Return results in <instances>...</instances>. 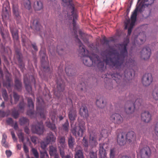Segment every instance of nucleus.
Masks as SVG:
<instances>
[{
    "mask_svg": "<svg viewBox=\"0 0 158 158\" xmlns=\"http://www.w3.org/2000/svg\"><path fill=\"white\" fill-rule=\"evenodd\" d=\"M76 21L73 20V30L76 41L79 44V52L83 56V62L85 65L88 66H91L92 65L94 66L96 65L101 72L105 69L104 63L113 68L114 67L117 69L120 68L123 63L125 58L127 56V48L129 42V39L125 38L123 43L119 44L120 53L116 50H112L106 55V59H103L102 61L97 55L92 54L91 55L89 51L85 50L84 46L78 38L77 31L78 29Z\"/></svg>",
    "mask_w": 158,
    "mask_h": 158,
    "instance_id": "nucleus-1",
    "label": "nucleus"
},
{
    "mask_svg": "<svg viewBox=\"0 0 158 158\" xmlns=\"http://www.w3.org/2000/svg\"><path fill=\"white\" fill-rule=\"evenodd\" d=\"M143 100L140 98H137L135 103L131 101H128L126 104L125 110L127 114H132L135 108H139L142 105Z\"/></svg>",
    "mask_w": 158,
    "mask_h": 158,
    "instance_id": "nucleus-2",
    "label": "nucleus"
},
{
    "mask_svg": "<svg viewBox=\"0 0 158 158\" xmlns=\"http://www.w3.org/2000/svg\"><path fill=\"white\" fill-rule=\"evenodd\" d=\"M85 129V123L84 121L79 123L78 127H75L71 129V132L76 138L81 137Z\"/></svg>",
    "mask_w": 158,
    "mask_h": 158,
    "instance_id": "nucleus-3",
    "label": "nucleus"
},
{
    "mask_svg": "<svg viewBox=\"0 0 158 158\" xmlns=\"http://www.w3.org/2000/svg\"><path fill=\"white\" fill-rule=\"evenodd\" d=\"M130 75L131 76H132V73L130 71L128 72L127 70H126L124 72L123 75H120L118 73L110 74L111 77L113 78V79L114 80L117 84L119 83L120 82L121 80L122 79L125 80H126V79L129 80L128 77L129 76L130 77Z\"/></svg>",
    "mask_w": 158,
    "mask_h": 158,
    "instance_id": "nucleus-4",
    "label": "nucleus"
},
{
    "mask_svg": "<svg viewBox=\"0 0 158 158\" xmlns=\"http://www.w3.org/2000/svg\"><path fill=\"white\" fill-rule=\"evenodd\" d=\"M117 139L119 145L121 146L124 145L127 142L125 133L120 130H118Z\"/></svg>",
    "mask_w": 158,
    "mask_h": 158,
    "instance_id": "nucleus-5",
    "label": "nucleus"
},
{
    "mask_svg": "<svg viewBox=\"0 0 158 158\" xmlns=\"http://www.w3.org/2000/svg\"><path fill=\"white\" fill-rule=\"evenodd\" d=\"M56 113L54 112H52L50 114V117L52 122V123H51L50 122H47L46 123L47 127L50 129L56 132V128L55 126V123L57 122V118L56 117Z\"/></svg>",
    "mask_w": 158,
    "mask_h": 158,
    "instance_id": "nucleus-6",
    "label": "nucleus"
},
{
    "mask_svg": "<svg viewBox=\"0 0 158 158\" xmlns=\"http://www.w3.org/2000/svg\"><path fill=\"white\" fill-rule=\"evenodd\" d=\"M10 8L9 3L6 1L3 4L2 17L3 20H7L10 16Z\"/></svg>",
    "mask_w": 158,
    "mask_h": 158,
    "instance_id": "nucleus-7",
    "label": "nucleus"
},
{
    "mask_svg": "<svg viewBox=\"0 0 158 158\" xmlns=\"http://www.w3.org/2000/svg\"><path fill=\"white\" fill-rule=\"evenodd\" d=\"M31 130L33 133L38 135H42L44 132V127L42 122H38L36 125H32Z\"/></svg>",
    "mask_w": 158,
    "mask_h": 158,
    "instance_id": "nucleus-8",
    "label": "nucleus"
},
{
    "mask_svg": "<svg viewBox=\"0 0 158 158\" xmlns=\"http://www.w3.org/2000/svg\"><path fill=\"white\" fill-rule=\"evenodd\" d=\"M108 148L107 143H101L99 144V155L100 158H107L106 149Z\"/></svg>",
    "mask_w": 158,
    "mask_h": 158,
    "instance_id": "nucleus-9",
    "label": "nucleus"
},
{
    "mask_svg": "<svg viewBox=\"0 0 158 158\" xmlns=\"http://www.w3.org/2000/svg\"><path fill=\"white\" fill-rule=\"evenodd\" d=\"M153 81V78L151 73H145L143 76L142 82L143 85L148 86L150 85Z\"/></svg>",
    "mask_w": 158,
    "mask_h": 158,
    "instance_id": "nucleus-10",
    "label": "nucleus"
},
{
    "mask_svg": "<svg viewBox=\"0 0 158 158\" xmlns=\"http://www.w3.org/2000/svg\"><path fill=\"white\" fill-rule=\"evenodd\" d=\"M97 136V134L95 132H92L90 133L89 143V145L92 148L96 147L98 144Z\"/></svg>",
    "mask_w": 158,
    "mask_h": 158,
    "instance_id": "nucleus-11",
    "label": "nucleus"
},
{
    "mask_svg": "<svg viewBox=\"0 0 158 158\" xmlns=\"http://www.w3.org/2000/svg\"><path fill=\"white\" fill-rule=\"evenodd\" d=\"M141 58L144 60L148 59L151 54L150 48L148 47L143 48L141 52Z\"/></svg>",
    "mask_w": 158,
    "mask_h": 158,
    "instance_id": "nucleus-12",
    "label": "nucleus"
},
{
    "mask_svg": "<svg viewBox=\"0 0 158 158\" xmlns=\"http://www.w3.org/2000/svg\"><path fill=\"white\" fill-rule=\"evenodd\" d=\"M151 154V150L148 146L144 147L140 151L139 155L141 158H148Z\"/></svg>",
    "mask_w": 158,
    "mask_h": 158,
    "instance_id": "nucleus-13",
    "label": "nucleus"
},
{
    "mask_svg": "<svg viewBox=\"0 0 158 158\" xmlns=\"http://www.w3.org/2000/svg\"><path fill=\"white\" fill-rule=\"evenodd\" d=\"M110 119L115 124H119L123 122V117L121 115L117 113L112 114L110 117Z\"/></svg>",
    "mask_w": 158,
    "mask_h": 158,
    "instance_id": "nucleus-14",
    "label": "nucleus"
},
{
    "mask_svg": "<svg viewBox=\"0 0 158 158\" xmlns=\"http://www.w3.org/2000/svg\"><path fill=\"white\" fill-rule=\"evenodd\" d=\"M56 83L57 84V88L58 91H55L54 93L55 94L57 97H59V96L57 95V93L59 92V94H60V93L64 90V84L61 78L57 79L56 80Z\"/></svg>",
    "mask_w": 158,
    "mask_h": 158,
    "instance_id": "nucleus-15",
    "label": "nucleus"
},
{
    "mask_svg": "<svg viewBox=\"0 0 158 158\" xmlns=\"http://www.w3.org/2000/svg\"><path fill=\"white\" fill-rule=\"evenodd\" d=\"M141 0H138L137 2V4L136 8L132 12L131 16V20H136L137 16V12H139L140 13L143 12L144 10L143 9V6H140L138 3Z\"/></svg>",
    "mask_w": 158,
    "mask_h": 158,
    "instance_id": "nucleus-16",
    "label": "nucleus"
},
{
    "mask_svg": "<svg viewBox=\"0 0 158 158\" xmlns=\"http://www.w3.org/2000/svg\"><path fill=\"white\" fill-rule=\"evenodd\" d=\"M127 142L129 143H134L136 141V135L132 131L128 132L126 134Z\"/></svg>",
    "mask_w": 158,
    "mask_h": 158,
    "instance_id": "nucleus-17",
    "label": "nucleus"
},
{
    "mask_svg": "<svg viewBox=\"0 0 158 158\" xmlns=\"http://www.w3.org/2000/svg\"><path fill=\"white\" fill-rule=\"evenodd\" d=\"M136 20H125L124 22V29L128 28V35H130L132 29L134 25Z\"/></svg>",
    "mask_w": 158,
    "mask_h": 158,
    "instance_id": "nucleus-18",
    "label": "nucleus"
},
{
    "mask_svg": "<svg viewBox=\"0 0 158 158\" xmlns=\"http://www.w3.org/2000/svg\"><path fill=\"white\" fill-rule=\"evenodd\" d=\"M27 103L28 106L30 110H27V114L31 117H33L35 114V112L33 110L34 105L32 100L31 98H28Z\"/></svg>",
    "mask_w": 158,
    "mask_h": 158,
    "instance_id": "nucleus-19",
    "label": "nucleus"
},
{
    "mask_svg": "<svg viewBox=\"0 0 158 158\" xmlns=\"http://www.w3.org/2000/svg\"><path fill=\"white\" fill-rule=\"evenodd\" d=\"M6 81L4 82V85L7 88L9 92H11L12 89H11V82H12V80L11 78V74L8 72L6 75Z\"/></svg>",
    "mask_w": 158,
    "mask_h": 158,
    "instance_id": "nucleus-20",
    "label": "nucleus"
},
{
    "mask_svg": "<svg viewBox=\"0 0 158 158\" xmlns=\"http://www.w3.org/2000/svg\"><path fill=\"white\" fill-rule=\"evenodd\" d=\"M152 116L149 112L148 111L143 112L141 114V118L142 121L145 123L150 122L152 119Z\"/></svg>",
    "mask_w": 158,
    "mask_h": 158,
    "instance_id": "nucleus-21",
    "label": "nucleus"
},
{
    "mask_svg": "<svg viewBox=\"0 0 158 158\" xmlns=\"http://www.w3.org/2000/svg\"><path fill=\"white\" fill-rule=\"evenodd\" d=\"M155 0H143L139 4L141 6H143V9L144 10V8L146 6L148 7L153 4Z\"/></svg>",
    "mask_w": 158,
    "mask_h": 158,
    "instance_id": "nucleus-22",
    "label": "nucleus"
},
{
    "mask_svg": "<svg viewBox=\"0 0 158 158\" xmlns=\"http://www.w3.org/2000/svg\"><path fill=\"white\" fill-rule=\"evenodd\" d=\"M37 111L36 114L39 113L41 118L45 119L46 111L44 110V108L37 106Z\"/></svg>",
    "mask_w": 158,
    "mask_h": 158,
    "instance_id": "nucleus-23",
    "label": "nucleus"
},
{
    "mask_svg": "<svg viewBox=\"0 0 158 158\" xmlns=\"http://www.w3.org/2000/svg\"><path fill=\"white\" fill-rule=\"evenodd\" d=\"M80 114L81 116L85 118L86 119L88 118L89 115L88 113V110L87 107H81L80 109Z\"/></svg>",
    "mask_w": 158,
    "mask_h": 158,
    "instance_id": "nucleus-24",
    "label": "nucleus"
},
{
    "mask_svg": "<svg viewBox=\"0 0 158 158\" xmlns=\"http://www.w3.org/2000/svg\"><path fill=\"white\" fill-rule=\"evenodd\" d=\"M33 8L35 11L40 10L43 8V3L40 1H36L34 3Z\"/></svg>",
    "mask_w": 158,
    "mask_h": 158,
    "instance_id": "nucleus-25",
    "label": "nucleus"
},
{
    "mask_svg": "<svg viewBox=\"0 0 158 158\" xmlns=\"http://www.w3.org/2000/svg\"><path fill=\"white\" fill-rule=\"evenodd\" d=\"M58 147L66 148L65 139L64 136H60L58 138Z\"/></svg>",
    "mask_w": 158,
    "mask_h": 158,
    "instance_id": "nucleus-26",
    "label": "nucleus"
},
{
    "mask_svg": "<svg viewBox=\"0 0 158 158\" xmlns=\"http://www.w3.org/2000/svg\"><path fill=\"white\" fill-rule=\"evenodd\" d=\"M56 139V137L52 132H50L48 135L45 140L49 144L55 142Z\"/></svg>",
    "mask_w": 158,
    "mask_h": 158,
    "instance_id": "nucleus-27",
    "label": "nucleus"
},
{
    "mask_svg": "<svg viewBox=\"0 0 158 158\" xmlns=\"http://www.w3.org/2000/svg\"><path fill=\"white\" fill-rule=\"evenodd\" d=\"M13 12L15 16L17 19H20V13L19 10V6L18 5H13Z\"/></svg>",
    "mask_w": 158,
    "mask_h": 158,
    "instance_id": "nucleus-28",
    "label": "nucleus"
},
{
    "mask_svg": "<svg viewBox=\"0 0 158 158\" xmlns=\"http://www.w3.org/2000/svg\"><path fill=\"white\" fill-rule=\"evenodd\" d=\"M76 111L73 108L70 109L69 113V117L71 120H74L76 116Z\"/></svg>",
    "mask_w": 158,
    "mask_h": 158,
    "instance_id": "nucleus-29",
    "label": "nucleus"
},
{
    "mask_svg": "<svg viewBox=\"0 0 158 158\" xmlns=\"http://www.w3.org/2000/svg\"><path fill=\"white\" fill-rule=\"evenodd\" d=\"M15 88L18 91L22 89V84L21 81L18 79L15 80Z\"/></svg>",
    "mask_w": 158,
    "mask_h": 158,
    "instance_id": "nucleus-30",
    "label": "nucleus"
},
{
    "mask_svg": "<svg viewBox=\"0 0 158 158\" xmlns=\"http://www.w3.org/2000/svg\"><path fill=\"white\" fill-rule=\"evenodd\" d=\"M71 13L73 17L72 20H75L77 19L78 17V11L74 7L73 5H71Z\"/></svg>",
    "mask_w": 158,
    "mask_h": 158,
    "instance_id": "nucleus-31",
    "label": "nucleus"
},
{
    "mask_svg": "<svg viewBox=\"0 0 158 158\" xmlns=\"http://www.w3.org/2000/svg\"><path fill=\"white\" fill-rule=\"evenodd\" d=\"M24 82L25 85V88L27 91L30 93L31 91V87L28 79L24 77Z\"/></svg>",
    "mask_w": 158,
    "mask_h": 158,
    "instance_id": "nucleus-32",
    "label": "nucleus"
},
{
    "mask_svg": "<svg viewBox=\"0 0 158 158\" xmlns=\"http://www.w3.org/2000/svg\"><path fill=\"white\" fill-rule=\"evenodd\" d=\"M21 4L26 9L29 10L31 8V2L29 0H23Z\"/></svg>",
    "mask_w": 158,
    "mask_h": 158,
    "instance_id": "nucleus-33",
    "label": "nucleus"
},
{
    "mask_svg": "<svg viewBox=\"0 0 158 158\" xmlns=\"http://www.w3.org/2000/svg\"><path fill=\"white\" fill-rule=\"evenodd\" d=\"M10 31L14 41H17L18 40V32L16 29H10Z\"/></svg>",
    "mask_w": 158,
    "mask_h": 158,
    "instance_id": "nucleus-34",
    "label": "nucleus"
},
{
    "mask_svg": "<svg viewBox=\"0 0 158 158\" xmlns=\"http://www.w3.org/2000/svg\"><path fill=\"white\" fill-rule=\"evenodd\" d=\"M49 153L51 156H55L56 154L57 148L56 147L51 146L49 147Z\"/></svg>",
    "mask_w": 158,
    "mask_h": 158,
    "instance_id": "nucleus-35",
    "label": "nucleus"
},
{
    "mask_svg": "<svg viewBox=\"0 0 158 158\" xmlns=\"http://www.w3.org/2000/svg\"><path fill=\"white\" fill-rule=\"evenodd\" d=\"M152 96L155 100H158V87H156L153 89Z\"/></svg>",
    "mask_w": 158,
    "mask_h": 158,
    "instance_id": "nucleus-36",
    "label": "nucleus"
},
{
    "mask_svg": "<svg viewBox=\"0 0 158 158\" xmlns=\"http://www.w3.org/2000/svg\"><path fill=\"white\" fill-rule=\"evenodd\" d=\"M68 145L69 148H73L75 143V139L71 136L68 138Z\"/></svg>",
    "mask_w": 158,
    "mask_h": 158,
    "instance_id": "nucleus-37",
    "label": "nucleus"
},
{
    "mask_svg": "<svg viewBox=\"0 0 158 158\" xmlns=\"http://www.w3.org/2000/svg\"><path fill=\"white\" fill-rule=\"evenodd\" d=\"M77 88L80 89L82 92H86V89H87V87L85 82H83L78 85Z\"/></svg>",
    "mask_w": 158,
    "mask_h": 158,
    "instance_id": "nucleus-38",
    "label": "nucleus"
},
{
    "mask_svg": "<svg viewBox=\"0 0 158 158\" xmlns=\"http://www.w3.org/2000/svg\"><path fill=\"white\" fill-rule=\"evenodd\" d=\"M82 141L83 145L85 147L84 150L85 151L87 152L88 150V147L89 145L88 141L85 138V137H83Z\"/></svg>",
    "mask_w": 158,
    "mask_h": 158,
    "instance_id": "nucleus-39",
    "label": "nucleus"
},
{
    "mask_svg": "<svg viewBox=\"0 0 158 158\" xmlns=\"http://www.w3.org/2000/svg\"><path fill=\"white\" fill-rule=\"evenodd\" d=\"M19 123L21 125H23L27 124H28L29 120L27 118L23 117L20 118Z\"/></svg>",
    "mask_w": 158,
    "mask_h": 158,
    "instance_id": "nucleus-40",
    "label": "nucleus"
},
{
    "mask_svg": "<svg viewBox=\"0 0 158 158\" xmlns=\"http://www.w3.org/2000/svg\"><path fill=\"white\" fill-rule=\"evenodd\" d=\"M11 114L12 116L15 118H18L19 113L18 111L16 110V108H14L11 110Z\"/></svg>",
    "mask_w": 158,
    "mask_h": 158,
    "instance_id": "nucleus-41",
    "label": "nucleus"
},
{
    "mask_svg": "<svg viewBox=\"0 0 158 158\" xmlns=\"http://www.w3.org/2000/svg\"><path fill=\"white\" fill-rule=\"evenodd\" d=\"M74 158H84L83 154L81 150H79L76 152Z\"/></svg>",
    "mask_w": 158,
    "mask_h": 158,
    "instance_id": "nucleus-42",
    "label": "nucleus"
},
{
    "mask_svg": "<svg viewBox=\"0 0 158 158\" xmlns=\"http://www.w3.org/2000/svg\"><path fill=\"white\" fill-rule=\"evenodd\" d=\"M45 56H42L41 59V66L44 69H45L46 71H49V67L47 66H45L44 65V64H45Z\"/></svg>",
    "mask_w": 158,
    "mask_h": 158,
    "instance_id": "nucleus-43",
    "label": "nucleus"
},
{
    "mask_svg": "<svg viewBox=\"0 0 158 158\" xmlns=\"http://www.w3.org/2000/svg\"><path fill=\"white\" fill-rule=\"evenodd\" d=\"M138 36H139L140 42L143 43L145 40L146 36L144 33H140Z\"/></svg>",
    "mask_w": 158,
    "mask_h": 158,
    "instance_id": "nucleus-44",
    "label": "nucleus"
},
{
    "mask_svg": "<svg viewBox=\"0 0 158 158\" xmlns=\"http://www.w3.org/2000/svg\"><path fill=\"white\" fill-rule=\"evenodd\" d=\"M31 151L35 158H39V153L36 149L32 147Z\"/></svg>",
    "mask_w": 158,
    "mask_h": 158,
    "instance_id": "nucleus-45",
    "label": "nucleus"
},
{
    "mask_svg": "<svg viewBox=\"0 0 158 158\" xmlns=\"http://www.w3.org/2000/svg\"><path fill=\"white\" fill-rule=\"evenodd\" d=\"M65 148H66L58 147L60 154L62 158H64L65 156H64L65 152H64V150Z\"/></svg>",
    "mask_w": 158,
    "mask_h": 158,
    "instance_id": "nucleus-46",
    "label": "nucleus"
},
{
    "mask_svg": "<svg viewBox=\"0 0 158 158\" xmlns=\"http://www.w3.org/2000/svg\"><path fill=\"white\" fill-rule=\"evenodd\" d=\"M65 71L68 76H71L73 75L72 73V69L71 68H69V67H66L65 68Z\"/></svg>",
    "mask_w": 158,
    "mask_h": 158,
    "instance_id": "nucleus-47",
    "label": "nucleus"
},
{
    "mask_svg": "<svg viewBox=\"0 0 158 158\" xmlns=\"http://www.w3.org/2000/svg\"><path fill=\"white\" fill-rule=\"evenodd\" d=\"M115 150L114 148H113L110 149V158H114L115 155Z\"/></svg>",
    "mask_w": 158,
    "mask_h": 158,
    "instance_id": "nucleus-48",
    "label": "nucleus"
},
{
    "mask_svg": "<svg viewBox=\"0 0 158 158\" xmlns=\"http://www.w3.org/2000/svg\"><path fill=\"white\" fill-rule=\"evenodd\" d=\"M101 41L103 44H105L106 45H109V43L110 42V40L106 39L105 36H104Z\"/></svg>",
    "mask_w": 158,
    "mask_h": 158,
    "instance_id": "nucleus-49",
    "label": "nucleus"
},
{
    "mask_svg": "<svg viewBox=\"0 0 158 158\" xmlns=\"http://www.w3.org/2000/svg\"><path fill=\"white\" fill-rule=\"evenodd\" d=\"M13 97L14 99L15 103H16L19 99V96L15 92H13Z\"/></svg>",
    "mask_w": 158,
    "mask_h": 158,
    "instance_id": "nucleus-50",
    "label": "nucleus"
},
{
    "mask_svg": "<svg viewBox=\"0 0 158 158\" xmlns=\"http://www.w3.org/2000/svg\"><path fill=\"white\" fill-rule=\"evenodd\" d=\"M2 96L5 101H6L7 100L8 96L6 91L5 89L3 90L2 92Z\"/></svg>",
    "mask_w": 158,
    "mask_h": 158,
    "instance_id": "nucleus-51",
    "label": "nucleus"
},
{
    "mask_svg": "<svg viewBox=\"0 0 158 158\" xmlns=\"http://www.w3.org/2000/svg\"><path fill=\"white\" fill-rule=\"evenodd\" d=\"M48 155L46 151L40 152V158H47Z\"/></svg>",
    "mask_w": 158,
    "mask_h": 158,
    "instance_id": "nucleus-52",
    "label": "nucleus"
},
{
    "mask_svg": "<svg viewBox=\"0 0 158 158\" xmlns=\"http://www.w3.org/2000/svg\"><path fill=\"white\" fill-rule=\"evenodd\" d=\"M49 144L46 140H45V141H42L40 143L41 147L42 148L44 149Z\"/></svg>",
    "mask_w": 158,
    "mask_h": 158,
    "instance_id": "nucleus-53",
    "label": "nucleus"
},
{
    "mask_svg": "<svg viewBox=\"0 0 158 158\" xmlns=\"http://www.w3.org/2000/svg\"><path fill=\"white\" fill-rule=\"evenodd\" d=\"M31 139L32 142L35 145L37 143V141L38 140V138L34 136H32L31 137Z\"/></svg>",
    "mask_w": 158,
    "mask_h": 158,
    "instance_id": "nucleus-54",
    "label": "nucleus"
},
{
    "mask_svg": "<svg viewBox=\"0 0 158 158\" xmlns=\"http://www.w3.org/2000/svg\"><path fill=\"white\" fill-rule=\"evenodd\" d=\"M25 106V104L23 100L19 104V108L20 110H24V107Z\"/></svg>",
    "mask_w": 158,
    "mask_h": 158,
    "instance_id": "nucleus-55",
    "label": "nucleus"
},
{
    "mask_svg": "<svg viewBox=\"0 0 158 158\" xmlns=\"http://www.w3.org/2000/svg\"><path fill=\"white\" fill-rule=\"evenodd\" d=\"M90 158H96L97 157L96 153L93 151H91L89 153Z\"/></svg>",
    "mask_w": 158,
    "mask_h": 158,
    "instance_id": "nucleus-56",
    "label": "nucleus"
},
{
    "mask_svg": "<svg viewBox=\"0 0 158 158\" xmlns=\"http://www.w3.org/2000/svg\"><path fill=\"white\" fill-rule=\"evenodd\" d=\"M18 136L20 140L23 143L24 141V137L23 134L22 133H20L19 134Z\"/></svg>",
    "mask_w": 158,
    "mask_h": 158,
    "instance_id": "nucleus-57",
    "label": "nucleus"
},
{
    "mask_svg": "<svg viewBox=\"0 0 158 158\" xmlns=\"http://www.w3.org/2000/svg\"><path fill=\"white\" fill-rule=\"evenodd\" d=\"M6 123L9 125H12L13 124V121L11 118H8L6 120Z\"/></svg>",
    "mask_w": 158,
    "mask_h": 158,
    "instance_id": "nucleus-58",
    "label": "nucleus"
},
{
    "mask_svg": "<svg viewBox=\"0 0 158 158\" xmlns=\"http://www.w3.org/2000/svg\"><path fill=\"white\" fill-rule=\"evenodd\" d=\"M36 24L35 26V29L37 31H39L41 27V26L39 24L38 21H37L36 22Z\"/></svg>",
    "mask_w": 158,
    "mask_h": 158,
    "instance_id": "nucleus-59",
    "label": "nucleus"
},
{
    "mask_svg": "<svg viewBox=\"0 0 158 158\" xmlns=\"http://www.w3.org/2000/svg\"><path fill=\"white\" fill-rule=\"evenodd\" d=\"M7 136L5 134L3 133L2 134V137L1 141L2 144L6 142V139H7Z\"/></svg>",
    "mask_w": 158,
    "mask_h": 158,
    "instance_id": "nucleus-60",
    "label": "nucleus"
},
{
    "mask_svg": "<svg viewBox=\"0 0 158 158\" xmlns=\"http://www.w3.org/2000/svg\"><path fill=\"white\" fill-rule=\"evenodd\" d=\"M69 126V124L67 122H66L63 126V129L65 131H68V128Z\"/></svg>",
    "mask_w": 158,
    "mask_h": 158,
    "instance_id": "nucleus-61",
    "label": "nucleus"
},
{
    "mask_svg": "<svg viewBox=\"0 0 158 158\" xmlns=\"http://www.w3.org/2000/svg\"><path fill=\"white\" fill-rule=\"evenodd\" d=\"M154 131L156 135L158 136V122L156 123L155 126Z\"/></svg>",
    "mask_w": 158,
    "mask_h": 158,
    "instance_id": "nucleus-62",
    "label": "nucleus"
},
{
    "mask_svg": "<svg viewBox=\"0 0 158 158\" xmlns=\"http://www.w3.org/2000/svg\"><path fill=\"white\" fill-rule=\"evenodd\" d=\"M23 148L24 152L27 153L28 152L29 150L27 147L26 146L25 143H23Z\"/></svg>",
    "mask_w": 158,
    "mask_h": 158,
    "instance_id": "nucleus-63",
    "label": "nucleus"
},
{
    "mask_svg": "<svg viewBox=\"0 0 158 158\" xmlns=\"http://www.w3.org/2000/svg\"><path fill=\"white\" fill-rule=\"evenodd\" d=\"M5 153L7 157H9L12 154V152L10 150H6Z\"/></svg>",
    "mask_w": 158,
    "mask_h": 158,
    "instance_id": "nucleus-64",
    "label": "nucleus"
}]
</instances>
